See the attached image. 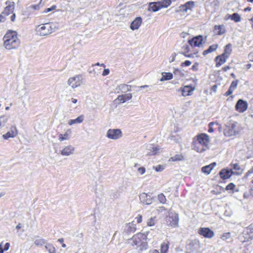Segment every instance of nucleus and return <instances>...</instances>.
Returning <instances> with one entry per match:
<instances>
[{
  "mask_svg": "<svg viewBox=\"0 0 253 253\" xmlns=\"http://www.w3.org/2000/svg\"><path fill=\"white\" fill-rule=\"evenodd\" d=\"M46 243V241L42 238H38L34 241V244L36 246H43Z\"/></svg>",
  "mask_w": 253,
  "mask_h": 253,
  "instance_id": "39",
  "label": "nucleus"
},
{
  "mask_svg": "<svg viewBox=\"0 0 253 253\" xmlns=\"http://www.w3.org/2000/svg\"><path fill=\"white\" fill-rule=\"evenodd\" d=\"M232 174H233V171L232 169L228 170L225 169H221L219 172L220 177L223 180L229 178Z\"/></svg>",
  "mask_w": 253,
  "mask_h": 253,
  "instance_id": "17",
  "label": "nucleus"
},
{
  "mask_svg": "<svg viewBox=\"0 0 253 253\" xmlns=\"http://www.w3.org/2000/svg\"><path fill=\"white\" fill-rule=\"evenodd\" d=\"M109 73H110L109 69H105L104 70V71L103 72L102 75L104 76L108 75L109 74Z\"/></svg>",
  "mask_w": 253,
  "mask_h": 253,
  "instance_id": "52",
  "label": "nucleus"
},
{
  "mask_svg": "<svg viewBox=\"0 0 253 253\" xmlns=\"http://www.w3.org/2000/svg\"><path fill=\"white\" fill-rule=\"evenodd\" d=\"M252 9V8L251 7H247L245 8H244V11H250Z\"/></svg>",
  "mask_w": 253,
  "mask_h": 253,
  "instance_id": "58",
  "label": "nucleus"
},
{
  "mask_svg": "<svg viewBox=\"0 0 253 253\" xmlns=\"http://www.w3.org/2000/svg\"><path fill=\"white\" fill-rule=\"evenodd\" d=\"M235 187V185L233 183H230L226 186V190H233Z\"/></svg>",
  "mask_w": 253,
  "mask_h": 253,
  "instance_id": "45",
  "label": "nucleus"
},
{
  "mask_svg": "<svg viewBox=\"0 0 253 253\" xmlns=\"http://www.w3.org/2000/svg\"><path fill=\"white\" fill-rule=\"evenodd\" d=\"M6 15L2 14V12H1V13L0 15V22H4L6 19Z\"/></svg>",
  "mask_w": 253,
  "mask_h": 253,
  "instance_id": "50",
  "label": "nucleus"
},
{
  "mask_svg": "<svg viewBox=\"0 0 253 253\" xmlns=\"http://www.w3.org/2000/svg\"><path fill=\"white\" fill-rule=\"evenodd\" d=\"M210 142V136L205 133H201L195 136L191 143L192 150L198 153H203L208 150Z\"/></svg>",
  "mask_w": 253,
  "mask_h": 253,
  "instance_id": "1",
  "label": "nucleus"
},
{
  "mask_svg": "<svg viewBox=\"0 0 253 253\" xmlns=\"http://www.w3.org/2000/svg\"><path fill=\"white\" fill-rule=\"evenodd\" d=\"M122 135V132L120 129H109L107 132V137L112 139H118Z\"/></svg>",
  "mask_w": 253,
  "mask_h": 253,
  "instance_id": "10",
  "label": "nucleus"
},
{
  "mask_svg": "<svg viewBox=\"0 0 253 253\" xmlns=\"http://www.w3.org/2000/svg\"><path fill=\"white\" fill-rule=\"evenodd\" d=\"M149 253H160V252L157 249H153L150 250Z\"/></svg>",
  "mask_w": 253,
  "mask_h": 253,
  "instance_id": "57",
  "label": "nucleus"
},
{
  "mask_svg": "<svg viewBox=\"0 0 253 253\" xmlns=\"http://www.w3.org/2000/svg\"><path fill=\"white\" fill-rule=\"evenodd\" d=\"M213 32L216 35H222L226 33V29L224 25H215L213 27Z\"/></svg>",
  "mask_w": 253,
  "mask_h": 253,
  "instance_id": "21",
  "label": "nucleus"
},
{
  "mask_svg": "<svg viewBox=\"0 0 253 253\" xmlns=\"http://www.w3.org/2000/svg\"><path fill=\"white\" fill-rule=\"evenodd\" d=\"M5 5L6 6L2 12V14L8 16L10 13H12V15L10 16V20L11 22H14L16 17L15 14L13 13L15 8V2L11 0H7L5 2Z\"/></svg>",
  "mask_w": 253,
  "mask_h": 253,
  "instance_id": "8",
  "label": "nucleus"
},
{
  "mask_svg": "<svg viewBox=\"0 0 253 253\" xmlns=\"http://www.w3.org/2000/svg\"><path fill=\"white\" fill-rule=\"evenodd\" d=\"M142 215L141 214H138L135 218L136 220L137 223L138 224H140L142 221Z\"/></svg>",
  "mask_w": 253,
  "mask_h": 253,
  "instance_id": "49",
  "label": "nucleus"
},
{
  "mask_svg": "<svg viewBox=\"0 0 253 253\" xmlns=\"http://www.w3.org/2000/svg\"><path fill=\"white\" fill-rule=\"evenodd\" d=\"M145 168L144 167H140L138 168V171L141 174H143L145 172Z\"/></svg>",
  "mask_w": 253,
  "mask_h": 253,
  "instance_id": "51",
  "label": "nucleus"
},
{
  "mask_svg": "<svg viewBox=\"0 0 253 253\" xmlns=\"http://www.w3.org/2000/svg\"><path fill=\"white\" fill-rule=\"evenodd\" d=\"M149 233L147 231L144 233L138 232L134 234L131 238L132 241L131 246H135L137 248H140L142 250L143 247L147 245L146 241L147 240Z\"/></svg>",
  "mask_w": 253,
  "mask_h": 253,
  "instance_id": "4",
  "label": "nucleus"
},
{
  "mask_svg": "<svg viewBox=\"0 0 253 253\" xmlns=\"http://www.w3.org/2000/svg\"><path fill=\"white\" fill-rule=\"evenodd\" d=\"M9 246H10L9 243H6L5 244V245H4V247L3 250L7 251L9 249Z\"/></svg>",
  "mask_w": 253,
  "mask_h": 253,
  "instance_id": "56",
  "label": "nucleus"
},
{
  "mask_svg": "<svg viewBox=\"0 0 253 253\" xmlns=\"http://www.w3.org/2000/svg\"><path fill=\"white\" fill-rule=\"evenodd\" d=\"M231 67L229 66H225L222 68V70L224 72H226L227 70H229Z\"/></svg>",
  "mask_w": 253,
  "mask_h": 253,
  "instance_id": "55",
  "label": "nucleus"
},
{
  "mask_svg": "<svg viewBox=\"0 0 253 253\" xmlns=\"http://www.w3.org/2000/svg\"><path fill=\"white\" fill-rule=\"evenodd\" d=\"M169 226L171 227H175L178 226V216L175 215L174 216H169Z\"/></svg>",
  "mask_w": 253,
  "mask_h": 253,
  "instance_id": "26",
  "label": "nucleus"
},
{
  "mask_svg": "<svg viewBox=\"0 0 253 253\" xmlns=\"http://www.w3.org/2000/svg\"><path fill=\"white\" fill-rule=\"evenodd\" d=\"M141 202L146 205H150L152 203V199L145 193H142L139 196Z\"/></svg>",
  "mask_w": 253,
  "mask_h": 253,
  "instance_id": "22",
  "label": "nucleus"
},
{
  "mask_svg": "<svg viewBox=\"0 0 253 253\" xmlns=\"http://www.w3.org/2000/svg\"><path fill=\"white\" fill-rule=\"evenodd\" d=\"M198 63H195L191 68V69L193 71H197L198 69Z\"/></svg>",
  "mask_w": 253,
  "mask_h": 253,
  "instance_id": "53",
  "label": "nucleus"
},
{
  "mask_svg": "<svg viewBox=\"0 0 253 253\" xmlns=\"http://www.w3.org/2000/svg\"><path fill=\"white\" fill-rule=\"evenodd\" d=\"M68 84L74 88L79 85V77L78 76L70 78L68 81Z\"/></svg>",
  "mask_w": 253,
  "mask_h": 253,
  "instance_id": "24",
  "label": "nucleus"
},
{
  "mask_svg": "<svg viewBox=\"0 0 253 253\" xmlns=\"http://www.w3.org/2000/svg\"><path fill=\"white\" fill-rule=\"evenodd\" d=\"M183 48L184 49V52L182 53V54L185 56V57H191L192 56V54H188L189 51H190V49H189V47L188 45H186L185 46H184L183 47Z\"/></svg>",
  "mask_w": 253,
  "mask_h": 253,
  "instance_id": "42",
  "label": "nucleus"
},
{
  "mask_svg": "<svg viewBox=\"0 0 253 253\" xmlns=\"http://www.w3.org/2000/svg\"><path fill=\"white\" fill-rule=\"evenodd\" d=\"M157 222V218L156 216L151 217L149 218L147 221V225L148 226H154L156 225Z\"/></svg>",
  "mask_w": 253,
  "mask_h": 253,
  "instance_id": "36",
  "label": "nucleus"
},
{
  "mask_svg": "<svg viewBox=\"0 0 253 253\" xmlns=\"http://www.w3.org/2000/svg\"><path fill=\"white\" fill-rule=\"evenodd\" d=\"M248 107V102L243 99H239L235 105V110L239 113H242L245 112Z\"/></svg>",
  "mask_w": 253,
  "mask_h": 253,
  "instance_id": "11",
  "label": "nucleus"
},
{
  "mask_svg": "<svg viewBox=\"0 0 253 253\" xmlns=\"http://www.w3.org/2000/svg\"><path fill=\"white\" fill-rule=\"evenodd\" d=\"M198 233L205 238L211 239L214 235V232L209 227H201L198 229Z\"/></svg>",
  "mask_w": 253,
  "mask_h": 253,
  "instance_id": "9",
  "label": "nucleus"
},
{
  "mask_svg": "<svg viewBox=\"0 0 253 253\" xmlns=\"http://www.w3.org/2000/svg\"><path fill=\"white\" fill-rule=\"evenodd\" d=\"M216 163L215 162L211 163V164L206 166L205 167H203L202 168V171L206 174H209L212 169L214 168V167L215 166Z\"/></svg>",
  "mask_w": 253,
  "mask_h": 253,
  "instance_id": "27",
  "label": "nucleus"
},
{
  "mask_svg": "<svg viewBox=\"0 0 253 253\" xmlns=\"http://www.w3.org/2000/svg\"><path fill=\"white\" fill-rule=\"evenodd\" d=\"M173 78V75L172 73L168 72V73H163L162 74V77L161 79V81H165V80H169Z\"/></svg>",
  "mask_w": 253,
  "mask_h": 253,
  "instance_id": "38",
  "label": "nucleus"
},
{
  "mask_svg": "<svg viewBox=\"0 0 253 253\" xmlns=\"http://www.w3.org/2000/svg\"><path fill=\"white\" fill-rule=\"evenodd\" d=\"M239 238L242 243L253 239V223L251 224L244 230Z\"/></svg>",
  "mask_w": 253,
  "mask_h": 253,
  "instance_id": "7",
  "label": "nucleus"
},
{
  "mask_svg": "<svg viewBox=\"0 0 253 253\" xmlns=\"http://www.w3.org/2000/svg\"><path fill=\"white\" fill-rule=\"evenodd\" d=\"M136 229V225L132 221L125 224L124 232L126 234H129L131 233L135 232Z\"/></svg>",
  "mask_w": 253,
  "mask_h": 253,
  "instance_id": "14",
  "label": "nucleus"
},
{
  "mask_svg": "<svg viewBox=\"0 0 253 253\" xmlns=\"http://www.w3.org/2000/svg\"><path fill=\"white\" fill-rule=\"evenodd\" d=\"M71 101L73 103H76L78 102V99H75V98H72L71 99Z\"/></svg>",
  "mask_w": 253,
  "mask_h": 253,
  "instance_id": "61",
  "label": "nucleus"
},
{
  "mask_svg": "<svg viewBox=\"0 0 253 253\" xmlns=\"http://www.w3.org/2000/svg\"><path fill=\"white\" fill-rule=\"evenodd\" d=\"M239 81L236 80L232 82L228 90L224 93L225 96H228L232 94L234 90L237 88Z\"/></svg>",
  "mask_w": 253,
  "mask_h": 253,
  "instance_id": "23",
  "label": "nucleus"
},
{
  "mask_svg": "<svg viewBox=\"0 0 253 253\" xmlns=\"http://www.w3.org/2000/svg\"><path fill=\"white\" fill-rule=\"evenodd\" d=\"M45 248L48 250L49 253H55L56 250L54 247L50 244H47L45 246Z\"/></svg>",
  "mask_w": 253,
  "mask_h": 253,
  "instance_id": "44",
  "label": "nucleus"
},
{
  "mask_svg": "<svg viewBox=\"0 0 253 253\" xmlns=\"http://www.w3.org/2000/svg\"><path fill=\"white\" fill-rule=\"evenodd\" d=\"M22 227V225L21 223H19L16 227L17 229H20Z\"/></svg>",
  "mask_w": 253,
  "mask_h": 253,
  "instance_id": "62",
  "label": "nucleus"
},
{
  "mask_svg": "<svg viewBox=\"0 0 253 253\" xmlns=\"http://www.w3.org/2000/svg\"><path fill=\"white\" fill-rule=\"evenodd\" d=\"M161 9L162 8L158 1L156 2H151L149 4L148 10L149 11L156 12Z\"/></svg>",
  "mask_w": 253,
  "mask_h": 253,
  "instance_id": "25",
  "label": "nucleus"
},
{
  "mask_svg": "<svg viewBox=\"0 0 253 253\" xmlns=\"http://www.w3.org/2000/svg\"><path fill=\"white\" fill-rule=\"evenodd\" d=\"M249 21L251 22L252 28L253 29V17L249 19Z\"/></svg>",
  "mask_w": 253,
  "mask_h": 253,
  "instance_id": "63",
  "label": "nucleus"
},
{
  "mask_svg": "<svg viewBox=\"0 0 253 253\" xmlns=\"http://www.w3.org/2000/svg\"><path fill=\"white\" fill-rule=\"evenodd\" d=\"M221 132L226 137H231L236 135L239 132V126L237 122L230 120L221 127Z\"/></svg>",
  "mask_w": 253,
  "mask_h": 253,
  "instance_id": "3",
  "label": "nucleus"
},
{
  "mask_svg": "<svg viewBox=\"0 0 253 253\" xmlns=\"http://www.w3.org/2000/svg\"><path fill=\"white\" fill-rule=\"evenodd\" d=\"M248 57L250 61L253 62V51L249 53Z\"/></svg>",
  "mask_w": 253,
  "mask_h": 253,
  "instance_id": "54",
  "label": "nucleus"
},
{
  "mask_svg": "<svg viewBox=\"0 0 253 253\" xmlns=\"http://www.w3.org/2000/svg\"><path fill=\"white\" fill-rule=\"evenodd\" d=\"M56 5H53L50 8H45L44 11H43V13H46L49 12L53 10H54L56 8Z\"/></svg>",
  "mask_w": 253,
  "mask_h": 253,
  "instance_id": "48",
  "label": "nucleus"
},
{
  "mask_svg": "<svg viewBox=\"0 0 253 253\" xmlns=\"http://www.w3.org/2000/svg\"><path fill=\"white\" fill-rule=\"evenodd\" d=\"M195 6V2L189 1L184 4H181L179 8L181 11L186 12L188 10H192Z\"/></svg>",
  "mask_w": 253,
  "mask_h": 253,
  "instance_id": "20",
  "label": "nucleus"
},
{
  "mask_svg": "<svg viewBox=\"0 0 253 253\" xmlns=\"http://www.w3.org/2000/svg\"><path fill=\"white\" fill-rule=\"evenodd\" d=\"M203 37L202 36H198L194 37L191 40H188V43L191 46L199 47L202 44Z\"/></svg>",
  "mask_w": 253,
  "mask_h": 253,
  "instance_id": "15",
  "label": "nucleus"
},
{
  "mask_svg": "<svg viewBox=\"0 0 253 253\" xmlns=\"http://www.w3.org/2000/svg\"><path fill=\"white\" fill-rule=\"evenodd\" d=\"M158 199L161 203L165 204L167 202L166 196L163 193L158 195Z\"/></svg>",
  "mask_w": 253,
  "mask_h": 253,
  "instance_id": "43",
  "label": "nucleus"
},
{
  "mask_svg": "<svg viewBox=\"0 0 253 253\" xmlns=\"http://www.w3.org/2000/svg\"><path fill=\"white\" fill-rule=\"evenodd\" d=\"M74 148L72 146H68L61 151V155L63 156H69L73 153Z\"/></svg>",
  "mask_w": 253,
  "mask_h": 253,
  "instance_id": "28",
  "label": "nucleus"
},
{
  "mask_svg": "<svg viewBox=\"0 0 253 253\" xmlns=\"http://www.w3.org/2000/svg\"><path fill=\"white\" fill-rule=\"evenodd\" d=\"M3 41V45L7 50L17 49L20 44V41L15 31L8 30L4 36Z\"/></svg>",
  "mask_w": 253,
  "mask_h": 253,
  "instance_id": "2",
  "label": "nucleus"
},
{
  "mask_svg": "<svg viewBox=\"0 0 253 253\" xmlns=\"http://www.w3.org/2000/svg\"><path fill=\"white\" fill-rule=\"evenodd\" d=\"M79 123V117H78L75 120H70L68 121V124L70 126H72L74 124H78Z\"/></svg>",
  "mask_w": 253,
  "mask_h": 253,
  "instance_id": "46",
  "label": "nucleus"
},
{
  "mask_svg": "<svg viewBox=\"0 0 253 253\" xmlns=\"http://www.w3.org/2000/svg\"><path fill=\"white\" fill-rule=\"evenodd\" d=\"M71 136V131L70 129L67 130L63 134H60L59 136V140L60 141L68 140Z\"/></svg>",
  "mask_w": 253,
  "mask_h": 253,
  "instance_id": "31",
  "label": "nucleus"
},
{
  "mask_svg": "<svg viewBox=\"0 0 253 253\" xmlns=\"http://www.w3.org/2000/svg\"><path fill=\"white\" fill-rule=\"evenodd\" d=\"M18 134V131L15 126H12L5 134L2 135L4 139L8 140L10 138L15 137Z\"/></svg>",
  "mask_w": 253,
  "mask_h": 253,
  "instance_id": "13",
  "label": "nucleus"
},
{
  "mask_svg": "<svg viewBox=\"0 0 253 253\" xmlns=\"http://www.w3.org/2000/svg\"><path fill=\"white\" fill-rule=\"evenodd\" d=\"M232 167L233 169L235 170V172H233V174L239 175L242 173L243 170L238 163L233 164Z\"/></svg>",
  "mask_w": 253,
  "mask_h": 253,
  "instance_id": "33",
  "label": "nucleus"
},
{
  "mask_svg": "<svg viewBox=\"0 0 253 253\" xmlns=\"http://www.w3.org/2000/svg\"><path fill=\"white\" fill-rule=\"evenodd\" d=\"M252 66V65L250 63L247 64L245 65V67L246 69H249Z\"/></svg>",
  "mask_w": 253,
  "mask_h": 253,
  "instance_id": "59",
  "label": "nucleus"
},
{
  "mask_svg": "<svg viewBox=\"0 0 253 253\" xmlns=\"http://www.w3.org/2000/svg\"><path fill=\"white\" fill-rule=\"evenodd\" d=\"M169 242H164L160 245V253H167L169 248Z\"/></svg>",
  "mask_w": 253,
  "mask_h": 253,
  "instance_id": "29",
  "label": "nucleus"
},
{
  "mask_svg": "<svg viewBox=\"0 0 253 253\" xmlns=\"http://www.w3.org/2000/svg\"><path fill=\"white\" fill-rule=\"evenodd\" d=\"M132 98L131 93H127L125 94L120 95L114 101V102L118 103H123L126 101L129 100Z\"/></svg>",
  "mask_w": 253,
  "mask_h": 253,
  "instance_id": "16",
  "label": "nucleus"
},
{
  "mask_svg": "<svg viewBox=\"0 0 253 253\" xmlns=\"http://www.w3.org/2000/svg\"><path fill=\"white\" fill-rule=\"evenodd\" d=\"M184 160V157L181 154H176L173 157H171L169 159V161L171 162H176V161H180Z\"/></svg>",
  "mask_w": 253,
  "mask_h": 253,
  "instance_id": "37",
  "label": "nucleus"
},
{
  "mask_svg": "<svg viewBox=\"0 0 253 253\" xmlns=\"http://www.w3.org/2000/svg\"><path fill=\"white\" fill-rule=\"evenodd\" d=\"M194 89L195 87L192 86L191 85H188L181 87L179 90L181 92V95L183 96L186 97L192 95Z\"/></svg>",
  "mask_w": 253,
  "mask_h": 253,
  "instance_id": "12",
  "label": "nucleus"
},
{
  "mask_svg": "<svg viewBox=\"0 0 253 253\" xmlns=\"http://www.w3.org/2000/svg\"><path fill=\"white\" fill-rule=\"evenodd\" d=\"M3 253V249H2V247L1 244H0V253Z\"/></svg>",
  "mask_w": 253,
  "mask_h": 253,
  "instance_id": "64",
  "label": "nucleus"
},
{
  "mask_svg": "<svg viewBox=\"0 0 253 253\" xmlns=\"http://www.w3.org/2000/svg\"><path fill=\"white\" fill-rule=\"evenodd\" d=\"M191 64V62L189 60H186L184 62H182L180 66L182 67L189 66Z\"/></svg>",
  "mask_w": 253,
  "mask_h": 253,
  "instance_id": "47",
  "label": "nucleus"
},
{
  "mask_svg": "<svg viewBox=\"0 0 253 253\" xmlns=\"http://www.w3.org/2000/svg\"><path fill=\"white\" fill-rule=\"evenodd\" d=\"M218 129L219 132H221V126L217 122H212L209 124L208 132L209 133H212L214 131Z\"/></svg>",
  "mask_w": 253,
  "mask_h": 253,
  "instance_id": "19",
  "label": "nucleus"
},
{
  "mask_svg": "<svg viewBox=\"0 0 253 253\" xmlns=\"http://www.w3.org/2000/svg\"><path fill=\"white\" fill-rule=\"evenodd\" d=\"M232 51L231 43L227 44L224 48L223 52L217 56L214 59L215 67H219L224 64L229 57Z\"/></svg>",
  "mask_w": 253,
  "mask_h": 253,
  "instance_id": "5",
  "label": "nucleus"
},
{
  "mask_svg": "<svg viewBox=\"0 0 253 253\" xmlns=\"http://www.w3.org/2000/svg\"><path fill=\"white\" fill-rule=\"evenodd\" d=\"M159 150L160 148L158 146H153L152 149H150V152L148 154V155H155L158 153Z\"/></svg>",
  "mask_w": 253,
  "mask_h": 253,
  "instance_id": "40",
  "label": "nucleus"
},
{
  "mask_svg": "<svg viewBox=\"0 0 253 253\" xmlns=\"http://www.w3.org/2000/svg\"><path fill=\"white\" fill-rule=\"evenodd\" d=\"M158 1L162 9L168 8L172 3L171 0H158Z\"/></svg>",
  "mask_w": 253,
  "mask_h": 253,
  "instance_id": "30",
  "label": "nucleus"
},
{
  "mask_svg": "<svg viewBox=\"0 0 253 253\" xmlns=\"http://www.w3.org/2000/svg\"><path fill=\"white\" fill-rule=\"evenodd\" d=\"M94 65L100 66H102V67H103L104 68L105 67V65L104 64H103V63L99 64V63H97Z\"/></svg>",
  "mask_w": 253,
  "mask_h": 253,
  "instance_id": "60",
  "label": "nucleus"
},
{
  "mask_svg": "<svg viewBox=\"0 0 253 253\" xmlns=\"http://www.w3.org/2000/svg\"><path fill=\"white\" fill-rule=\"evenodd\" d=\"M142 23V19L141 17H137L131 23L130 28L132 30L138 29Z\"/></svg>",
  "mask_w": 253,
  "mask_h": 253,
  "instance_id": "18",
  "label": "nucleus"
},
{
  "mask_svg": "<svg viewBox=\"0 0 253 253\" xmlns=\"http://www.w3.org/2000/svg\"><path fill=\"white\" fill-rule=\"evenodd\" d=\"M218 45L217 44H213L210 45L207 49L205 50L203 52V55L205 56L210 53H211L212 52L215 51L217 49V48H218Z\"/></svg>",
  "mask_w": 253,
  "mask_h": 253,
  "instance_id": "32",
  "label": "nucleus"
},
{
  "mask_svg": "<svg viewBox=\"0 0 253 253\" xmlns=\"http://www.w3.org/2000/svg\"><path fill=\"white\" fill-rule=\"evenodd\" d=\"M231 235L230 232H224L220 235V239L223 241H226L230 239Z\"/></svg>",
  "mask_w": 253,
  "mask_h": 253,
  "instance_id": "41",
  "label": "nucleus"
},
{
  "mask_svg": "<svg viewBox=\"0 0 253 253\" xmlns=\"http://www.w3.org/2000/svg\"><path fill=\"white\" fill-rule=\"evenodd\" d=\"M57 29L54 24L45 23L38 26L36 30L38 35L40 36H45L55 32Z\"/></svg>",
  "mask_w": 253,
  "mask_h": 253,
  "instance_id": "6",
  "label": "nucleus"
},
{
  "mask_svg": "<svg viewBox=\"0 0 253 253\" xmlns=\"http://www.w3.org/2000/svg\"><path fill=\"white\" fill-rule=\"evenodd\" d=\"M42 0H41L40 3L36 5H31L26 8L27 11L30 12H33L35 10H38L40 8V4L41 3Z\"/></svg>",
  "mask_w": 253,
  "mask_h": 253,
  "instance_id": "35",
  "label": "nucleus"
},
{
  "mask_svg": "<svg viewBox=\"0 0 253 253\" xmlns=\"http://www.w3.org/2000/svg\"><path fill=\"white\" fill-rule=\"evenodd\" d=\"M227 18H230L235 22H239L241 21V16L237 13H234L231 15H229Z\"/></svg>",
  "mask_w": 253,
  "mask_h": 253,
  "instance_id": "34",
  "label": "nucleus"
}]
</instances>
